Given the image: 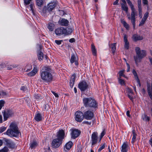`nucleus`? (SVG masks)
<instances>
[{"label": "nucleus", "instance_id": "obj_1", "mask_svg": "<svg viewBox=\"0 0 152 152\" xmlns=\"http://www.w3.org/2000/svg\"><path fill=\"white\" fill-rule=\"evenodd\" d=\"M50 69L46 66L44 67L40 71V76L41 79L44 82L50 83L52 81L53 76L50 72Z\"/></svg>", "mask_w": 152, "mask_h": 152}, {"label": "nucleus", "instance_id": "obj_2", "mask_svg": "<svg viewBox=\"0 0 152 152\" xmlns=\"http://www.w3.org/2000/svg\"><path fill=\"white\" fill-rule=\"evenodd\" d=\"M10 129L6 132V134L11 137H17L19 136L20 132L16 124L11 123L10 126Z\"/></svg>", "mask_w": 152, "mask_h": 152}, {"label": "nucleus", "instance_id": "obj_3", "mask_svg": "<svg viewBox=\"0 0 152 152\" xmlns=\"http://www.w3.org/2000/svg\"><path fill=\"white\" fill-rule=\"evenodd\" d=\"M83 103L85 107L96 109L98 107V103L96 101L91 97L83 99Z\"/></svg>", "mask_w": 152, "mask_h": 152}, {"label": "nucleus", "instance_id": "obj_4", "mask_svg": "<svg viewBox=\"0 0 152 152\" xmlns=\"http://www.w3.org/2000/svg\"><path fill=\"white\" fill-rule=\"evenodd\" d=\"M135 50L137 56H134V58L136 64L137 65L138 63L140 62L141 60L145 56V51L143 50H141L139 47H136Z\"/></svg>", "mask_w": 152, "mask_h": 152}, {"label": "nucleus", "instance_id": "obj_5", "mask_svg": "<svg viewBox=\"0 0 152 152\" xmlns=\"http://www.w3.org/2000/svg\"><path fill=\"white\" fill-rule=\"evenodd\" d=\"M88 84L85 80L80 81L78 84V88L81 91H84L87 90Z\"/></svg>", "mask_w": 152, "mask_h": 152}, {"label": "nucleus", "instance_id": "obj_6", "mask_svg": "<svg viewBox=\"0 0 152 152\" xmlns=\"http://www.w3.org/2000/svg\"><path fill=\"white\" fill-rule=\"evenodd\" d=\"M75 120L78 122H81L84 118L83 114L82 112L77 111L75 114Z\"/></svg>", "mask_w": 152, "mask_h": 152}, {"label": "nucleus", "instance_id": "obj_7", "mask_svg": "<svg viewBox=\"0 0 152 152\" xmlns=\"http://www.w3.org/2000/svg\"><path fill=\"white\" fill-rule=\"evenodd\" d=\"M62 141L57 138L53 139L51 145L53 148H56L59 147L62 143Z\"/></svg>", "mask_w": 152, "mask_h": 152}, {"label": "nucleus", "instance_id": "obj_8", "mask_svg": "<svg viewBox=\"0 0 152 152\" xmlns=\"http://www.w3.org/2000/svg\"><path fill=\"white\" fill-rule=\"evenodd\" d=\"M55 32L56 35L60 36L62 35H65L66 31V28L63 27H61L58 28L56 29L55 30Z\"/></svg>", "mask_w": 152, "mask_h": 152}, {"label": "nucleus", "instance_id": "obj_9", "mask_svg": "<svg viewBox=\"0 0 152 152\" xmlns=\"http://www.w3.org/2000/svg\"><path fill=\"white\" fill-rule=\"evenodd\" d=\"M91 146L93 147L98 142V133L97 132L93 133L91 137Z\"/></svg>", "mask_w": 152, "mask_h": 152}, {"label": "nucleus", "instance_id": "obj_10", "mask_svg": "<svg viewBox=\"0 0 152 152\" xmlns=\"http://www.w3.org/2000/svg\"><path fill=\"white\" fill-rule=\"evenodd\" d=\"M3 114L4 120V121H6L8 118L11 116L13 113L12 111L10 110L7 109L2 112Z\"/></svg>", "mask_w": 152, "mask_h": 152}, {"label": "nucleus", "instance_id": "obj_11", "mask_svg": "<svg viewBox=\"0 0 152 152\" xmlns=\"http://www.w3.org/2000/svg\"><path fill=\"white\" fill-rule=\"evenodd\" d=\"M70 131L71 138L73 139H75L78 137L80 133V131L77 129H72Z\"/></svg>", "mask_w": 152, "mask_h": 152}, {"label": "nucleus", "instance_id": "obj_12", "mask_svg": "<svg viewBox=\"0 0 152 152\" xmlns=\"http://www.w3.org/2000/svg\"><path fill=\"white\" fill-rule=\"evenodd\" d=\"M83 114L84 118L88 120L91 119L94 116L93 112L90 110L86 111Z\"/></svg>", "mask_w": 152, "mask_h": 152}, {"label": "nucleus", "instance_id": "obj_13", "mask_svg": "<svg viewBox=\"0 0 152 152\" xmlns=\"http://www.w3.org/2000/svg\"><path fill=\"white\" fill-rule=\"evenodd\" d=\"M3 140H4L6 142V145L9 148L13 149L15 148V144L12 141L5 138H4Z\"/></svg>", "mask_w": 152, "mask_h": 152}, {"label": "nucleus", "instance_id": "obj_14", "mask_svg": "<svg viewBox=\"0 0 152 152\" xmlns=\"http://www.w3.org/2000/svg\"><path fill=\"white\" fill-rule=\"evenodd\" d=\"M56 137L57 138L61 140L62 141L65 137V133L64 131L63 130H60L57 133Z\"/></svg>", "mask_w": 152, "mask_h": 152}, {"label": "nucleus", "instance_id": "obj_15", "mask_svg": "<svg viewBox=\"0 0 152 152\" xmlns=\"http://www.w3.org/2000/svg\"><path fill=\"white\" fill-rule=\"evenodd\" d=\"M58 22L60 25L64 26H68L69 23V21L64 18H60Z\"/></svg>", "mask_w": 152, "mask_h": 152}, {"label": "nucleus", "instance_id": "obj_16", "mask_svg": "<svg viewBox=\"0 0 152 152\" xmlns=\"http://www.w3.org/2000/svg\"><path fill=\"white\" fill-rule=\"evenodd\" d=\"M38 71V69L37 67L35 66L34 67L32 71L28 73L27 74V75L29 77L34 76L36 74Z\"/></svg>", "mask_w": 152, "mask_h": 152}, {"label": "nucleus", "instance_id": "obj_17", "mask_svg": "<svg viewBox=\"0 0 152 152\" xmlns=\"http://www.w3.org/2000/svg\"><path fill=\"white\" fill-rule=\"evenodd\" d=\"M56 3L54 2H51L49 3L47 6L48 10L50 12L54 9L56 6Z\"/></svg>", "mask_w": 152, "mask_h": 152}, {"label": "nucleus", "instance_id": "obj_18", "mask_svg": "<svg viewBox=\"0 0 152 152\" xmlns=\"http://www.w3.org/2000/svg\"><path fill=\"white\" fill-rule=\"evenodd\" d=\"M129 147V145L126 142H124L121 146V152H127Z\"/></svg>", "mask_w": 152, "mask_h": 152}, {"label": "nucleus", "instance_id": "obj_19", "mask_svg": "<svg viewBox=\"0 0 152 152\" xmlns=\"http://www.w3.org/2000/svg\"><path fill=\"white\" fill-rule=\"evenodd\" d=\"M132 39L134 41L136 42L138 40H142L143 39V37L142 36L135 34L132 36Z\"/></svg>", "mask_w": 152, "mask_h": 152}, {"label": "nucleus", "instance_id": "obj_20", "mask_svg": "<svg viewBox=\"0 0 152 152\" xmlns=\"http://www.w3.org/2000/svg\"><path fill=\"white\" fill-rule=\"evenodd\" d=\"M76 77L75 74H73L72 76L71 79L70 80L69 85L70 87L72 88L75 83V79Z\"/></svg>", "mask_w": 152, "mask_h": 152}, {"label": "nucleus", "instance_id": "obj_21", "mask_svg": "<svg viewBox=\"0 0 152 152\" xmlns=\"http://www.w3.org/2000/svg\"><path fill=\"white\" fill-rule=\"evenodd\" d=\"M72 142L69 141L67 142L64 146V149L65 151L69 150L72 146Z\"/></svg>", "mask_w": 152, "mask_h": 152}, {"label": "nucleus", "instance_id": "obj_22", "mask_svg": "<svg viewBox=\"0 0 152 152\" xmlns=\"http://www.w3.org/2000/svg\"><path fill=\"white\" fill-rule=\"evenodd\" d=\"M50 11L48 10V8L46 7H45L42 10V14L43 16L45 17L47 15H48L49 13H50Z\"/></svg>", "mask_w": 152, "mask_h": 152}, {"label": "nucleus", "instance_id": "obj_23", "mask_svg": "<svg viewBox=\"0 0 152 152\" xmlns=\"http://www.w3.org/2000/svg\"><path fill=\"white\" fill-rule=\"evenodd\" d=\"M151 89L149 85H147L148 93L149 96L151 99H152V81L151 83Z\"/></svg>", "mask_w": 152, "mask_h": 152}, {"label": "nucleus", "instance_id": "obj_24", "mask_svg": "<svg viewBox=\"0 0 152 152\" xmlns=\"http://www.w3.org/2000/svg\"><path fill=\"white\" fill-rule=\"evenodd\" d=\"M34 119L37 121H41L42 120V116L41 114L39 113L36 114L35 115Z\"/></svg>", "mask_w": 152, "mask_h": 152}, {"label": "nucleus", "instance_id": "obj_25", "mask_svg": "<svg viewBox=\"0 0 152 152\" xmlns=\"http://www.w3.org/2000/svg\"><path fill=\"white\" fill-rule=\"evenodd\" d=\"M132 135L133 136V137L132 139V142L134 143L135 142L137 134H136L135 130L133 129L132 131Z\"/></svg>", "mask_w": 152, "mask_h": 152}, {"label": "nucleus", "instance_id": "obj_26", "mask_svg": "<svg viewBox=\"0 0 152 152\" xmlns=\"http://www.w3.org/2000/svg\"><path fill=\"white\" fill-rule=\"evenodd\" d=\"M116 43H114L111 44L110 46V47L112 51L113 54H114L116 50Z\"/></svg>", "mask_w": 152, "mask_h": 152}, {"label": "nucleus", "instance_id": "obj_27", "mask_svg": "<svg viewBox=\"0 0 152 152\" xmlns=\"http://www.w3.org/2000/svg\"><path fill=\"white\" fill-rule=\"evenodd\" d=\"M55 25L53 23H50L48 25V28L50 31H53Z\"/></svg>", "mask_w": 152, "mask_h": 152}, {"label": "nucleus", "instance_id": "obj_28", "mask_svg": "<svg viewBox=\"0 0 152 152\" xmlns=\"http://www.w3.org/2000/svg\"><path fill=\"white\" fill-rule=\"evenodd\" d=\"M37 56L38 60L39 61H41L43 58V54L41 51H40L38 52Z\"/></svg>", "mask_w": 152, "mask_h": 152}, {"label": "nucleus", "instance_id": "obj_29", "mask_svg": "<svg viewBox=\"0 0 152 152\" xmlns=\"http://www.w3.org/2000/svg\"><path fill=\"white\" fill-rule=\"evenodd\" d=\"M37 145V143L35 141H34L30 144V147L31 149L35 148Z\"/></svg>", "mask_w": 152, "mask_h": 152}, {"label": "nucleus", "instance_id": "obj_30", "mask_svg": "<svg viewBox=\"0 0 152 152\" xmlns=\"http://www.w3.org/2000/svg\"><path fill=\"white\" fill-rule=\"evenodd\" d=\"M76 61V56L73 53L71 55V58L70 60V63L72 64L75 62Z\"/></svg>", "mask_w": 152, "mask_h": 152}, {"label": "nucleus", "instance_id": "obj_31", "mask_svg": "<svg viewBox=\"0 0 152 152\" xmlns=\"http://www.w3.org/2000/svg\"><path fill=\"white\" fill-rule=\"evenodd\" d=\"M121 8L124 11L127 12L128 11V7L127 6L126 4H121Z\"/></svg>", "mask_w": 152, "mask_h": 152}, {"label": "nucleus", "instance_id": "obj_32", "mask_svg": "<svg viewBox=\"0 0 152 152\" xmlns=\"http://www.w3.org/2000/svg\"><path fill=\"white\" fill-rule=\"evenodd\" d=\"M66 32L65 34V35H68L70 34L72 32V29L71 28L68 27L67 29H66Z\"/></svg>", "mask_w": 152, "mask_h": 152}, {"label": "nucleus", "instance_id": "obj_33", "mask_svg": "<svg viewBox=\"0 0 152 152\" xmlns=\"http://www.w3.org/2000/svg\"><path fill=\"white\" fill-rule=\"evenodd\" d=\"M91 50L93 55L95 56L96 55V51L95 46L93 45H91Z\"/></svg>", "mask_w": 152, "mask_h": 152}, {"label": "nucleus", "instance_id": "obj_34", "mask_svg": "<svg viewBox=\"0 0 152 152\" xmlns=\"http://www.w3.org/2000/svg\"><path fill=\"white\" fill-rule=\"evenodd\" d=\"M121 23L123 24L124 26L127 30H129V25L124 20H121Z\"/></svg>", "mask_w": 152, "mask_h": 152}, {"label": "nucleus", "instance_id": "obj_35", "mask_svg": "<svg viewBox=\"0 0 152 152\" xmlns=\"http://www.w3.org/2000/svg\"><path fill=\"white\" fill-rule=\"evenodd\" d=\"M34 98L37 101H39L42 98V97L41 96L40 94H35L34 96Z\"/></svg>", "mask_w": 152, "mask_h": 152}, {"label": "nucleus", "instance_id": "obj_36", "mask_svg": "<svg viewBox=\"0 0 152 152\" xmlns=\"http://www.w3.org/2000/svg\"><path fill=\"white\" fill-rule=\"evenodd\" d=\"M131 10L132 12L131 13V18H135V15L136 13L135 12V9H131Z\"/></svg>", "mask_w": 152, "mask_h": 152}, {"label": "nucleus", "instance_id": "obj_37", "mask_svg": "<svg viewBox=\"0 0 152 152\" xmlns=\"http://www.w3.org/2000/svg\"><path fill=\"white\" fill-rule=\"evenodd\" d=\"M37 4L38 6H41L43 3V0H36Z\"/></svg>", "mask_w": 152, "mask_h": 152}, {"label": "nucleus", "instance_id": "obj_38", "mask_svg": "<svg viewBox=\"0 0 152 152\" xmlns=\"http://www.w3.org/2000/svg\"><path fill=\"white\" fill-rule=\"evenodd\" d=\"M126 1L128 4L130 6L131 9H134L133 5V4L132 2L130 0H126Z\"/></svg>", "mask_w": 152, "mask_h": 152}, {"label": "nucleus", "instance_id": "obj_39", "mask_svg": "<svg viewBox=\"0 0 152 152\" xmlns=\"http://www.w3.org/2000/svg\"><path fill=\"white\" fill-rule=\"evenodd\" d=\"M132 73L134 76L135 79L136 80H137V79H139L137 74L134 69H133L132 70Z\"/></svg>", "mask_w": 152, "mask_h": 152}, {"label": "nucleus", "instance_id": "obj_40", "mask_svg": "<svg viewBox=\"0 0 152 152\" xmlns=\"http://www.w3.org/2000/svg\"><path fill=\"white\" fill-rule=\"evenodd\" d=\"M18 66V65H10L9 66H8L7 67V69L9 70H11L13 68L16 67Z\"/></svg>", "mask_w": 152, "mask_h": 152}, {"label": "nucleus", "instance_id": "obj_41", "mask_svg": "<svg viewBox=\"0 0 152 152\" xmlns=\"http://www.w3.org/2000/svg\"><path fill=\"white\" fill-rule=\"evenodd\" d=\"M143 119L146 121H149L150 120V118L147 115L145 114L143 117Z\"/></svg>", "mask_w": 152, "mask_h": 152}, {"label": "nucleus", "instance_id": "obj_42", "mask_svg": "<svg viewBox=\"0 0 152 152\" xmlns=\"http://www.w3.org/2000/svg\"><path fill=\"white\" fill-rule=\"evenodd\" d=\"M133 94H127L128 96L129 99L131 100L132 102L133 101Z\"/></svg>", "mask_w": 152, "mask_h": 152}, {"label": "nucleus", "instance_id": "obj_43", "mask_svg": "<svg viewBox=\"0 0 152 152\" xmlns=\"http://www.w3.org/2000/svg\"><path fill=\"white\" fill-rule=\"evenodd\" d=\"M8 149L7 147H4L3 148L0 150V152H8Z\"/></svg>", "mask_w": 152, "mask_h": 152}, {"label": "nucleus", "instance_id": "obj_44", "mask_svg": "<svg viewBox=\"0 0 152 152\" xmlns=\"http://www.w3.org/2000/svg\"><path fill=\"white\" fill-rule=\"evenodd\" d=\"M44 152H51V151L50 149V148L49 146H47L44 149Z\"/></svg>", "mask_w": 152, "mask_h": 152}, {"label": "nucleus", "instance_id": "obj_45", "mask_svg": "<svg viewBox=\"0 0 152 152\" xmlns=\"http://www.w3.org/2000/svg\"><path fill=\"white\" fill-rule=\"evenodd\" d=\"M124 47L127 50L129 48V43L128 42H124Z\"/></svg>", "mask_w": 152, "mask_h": 152}, {"label": "nucleus", "instance_id": "obj_46", "mask_svg": "<svg viewBox=\"0 0 152 152\" xmlns=\"http://www.w3.org/2000/svg\"><path fill=\"white\" fill-rule=\"evenodd\" d=\"M105 143H104L102 145H101V147L98 150V152H100L103 149H104L105 147Z\"/></svg>", "mask_w": 152, "mask_h": 152}, {"label": "nucleus", "instance_id": "obj_47", "mask_svg": "<svg viewBox=\"0 0 152 152\" xmlns=\"http://www.w3.org/2000/svg\"><path fill=\"white\" fill-rule=\"evenodd\" d=\"M146 20H145L142 18L139 24V26H141L144 24Z\"/></svg>", "mask_w": 152, "mask_h": 152}, {"label": "nucleus", "instance_id": "obj_48", "mask_svg": "<svg viewBox=\"0 0 152 152\" xmlns=\"http://www.w3.org/2000/svg\"><path fill=\"white\" fill-rule=\"evenodd\" d=\"M131 22L134 28L135 26V18H131Z\"/></svg>", "mask_w": 152, "mask_h": 152}, {"label": "nucleus", "instance_id": "obj_49", "mask_svg": "<svg viewBox=\"0 0 152 152\" xmlns=\"http://www.w3.org/2000/svg\"><path fill=\"white\" fill-rule=\"evenodd\" d=\"M149 13L148 12H146L144 15L143 19L145 20H146L147 19V18L148 17Z\"/></svg>", "mask_w": 152, "mask_h": 152}, {"label": "nucleus", "instance_id": "obj_50", "mask_svg": "<svg viewBox=\"0 0 152 152\" xmlns=\"http://www.w3.org/2000/svg\"><path fill=\"white\" fill-rule=\"evenodd\" d=\"M34 4H31L30 5V7L31 9V10L33 13H34Z\"/></svg>", "mask_w": 152, "mask_h": 152}, {"label": "nucleus", "instance_id": "obj_51", "mask_svg": "<svg viewBox=\"0 0 152 152\" xmlns=\"http://www.w3.org/2000/svg\"><path fill=\"white\" fill-rule=\"evenodd\" d=\"M6 129V127L2 126L0 128V133H1L5 131Z\"/></svg>", "mask_w": 152, "mask_h": 152}, {"label": "nucleus", "instance_id": "obj_52", "mask_svg": "<svg viewBox=\"0 0 152 152\" xmlns=\"http://www.w3.org/2000/svg\"><path fill=\"white\" fill-rule=\"evenodd\" d=\"M4 101L3 100L0 101V110L1 109L2 107L4 106Z\"/></svg>", "mask_w": 152, "mask_h": 152}, {"label": "nucleus", "instance_id": "obj_53", "mask_svg": "<svg viewBox=\"0 0 152 152\" xmlns=\"http://www.w3.org/2000/svg\"><path fill=\"white\" fill-rule=\"evenodd\" d=\"M32 0H24V3L25 5H27L30 3V1Z\"/></svg>", "mask_w": 152, "mask_h": 152}, {"label": "nucleus", "instance_id": "obj_54", "mask_svg": "<svg viewBox=\"0 0 152 152\" xmlns=\"http://www.w3.org/2000/svg\"><path fill=\"white\" fill-rule=\"evenodd\" d=\"M62 41V40H55V42L58 45H60L61 44Z\"/></svg>", "mask_w": 152, "mask_h": 152}, {"label": "nucleus", "instance_id": "obj_55", "mask_svg": "<svg viewBox=\"0 0 152 152\" xmlns=\"http://www.w3.org/2000/svg\"><path fill=\"white\" fill-rule=\"evenodd\" d=\"M104 134H105V132H104V131H103L101 134L100 138V139L99 140V142H100V141L102 139V138L104 136Z\"/></svg>", "mask_w": 152, "mask_h": 152}, {"label": "nucleus", "instance_id": "obj_56", "mask_svg": "<svg viewBox=\"0 0 152 152\" xmlns=\"http://www.w3.org/2000/svg\"><path fill=\"white\" fill-rule=\"evenodd\" d=\"M118 81L120 84L121 85H124V80L119 79L118 80Z\"/></svg>", "mask_w": 152, "mask_h": 152}, {"label": "nucleus", "instance_id": "obj_57", "mask_svg": "<svg viewBox=\"0 0 152 152\" xmlns=\"http://www.w3.org/2000/svg\"><path fill=\"white\" fill-rule=\"evenodd\" d=\"M124 42H128L127 40V36L126 34H124Z\"/></svg>", "mask_w": 152, "mask_h": 152}, {"label": "nucleus", "instance_id": "obj_58", "mask_svg": "<svg viewBox=\"0 0 152 152\" xmlns=\"http://www.w3.org/2000/svg\"><path fill=\"white\" fill-rule=\"evenodd\" d=\"M83 124H85L87 125H89L90 126L91 125V122H88V121H84L83 122Z\"/></svg>", "mask_w": 152, "mask_h": 152}, {"label": "nucleus", "instance_id": "obj_59", "mask_svg": "<svg viewBox=\"0 0 152 152\" xmlns=\"http://www.w3.org/2000/svg\"><path fill=\"white\" fill-rule=\"evenodd\" d=\"M124 71L122 70H121L119 72V75L120 76L124 77V75L123 74Z\"/></svg>", "mask_w": 152, "mask_h": 152}, {"label": "nucleus", "instance_id": "obj_60", "mask_svg": "<svg viewBox=\"0 0 152 152\" xmlns=\"http://www.w3.org/2000/svg\"><path fill=\"white\" fill-rule=\"evenodd\" d=\"M126 64L127 65V72H129V71L130 69V65H129V64H128L127 62L126 63Z\"/></svg>", "mask_w": 152, "mask_h": 152}, {"label": "nucleus", "instance_id": "obj_61", "mask_svg": "<svg viewBox=\"0 0 152 152\" xmlns=\"http://www.w3.org/2000/svg\"><path fill=\"white\" fill-rule=\"evenodd\" d=\"M27 89V88L26 86H22L21 87L20 89L23 91H25Z\"/></svg>", "mask_w": 152, "mask_h": 152}, {"label": "nucleus", "instance_id": "obj_62", "mask_svg": "<svg viewBox=\"0 0 152 152\" xmlns=\"http://www.w3.org/2000/svg\"><path fill=\"white\" fill-rule=\"evenodd\" d=\"M143 4L144 5H148V1L147 0H142Z\"/></svg>", "mask_w": 152, "mask_h": 152}, {"label": "nucleus", "instance_id": "obj_63", "mask_svg": "<svg viewBox=\"0 0 152 152\" xmlns=\"http://www.w3.org/2000/svg\"><path fill=\"white\" fill-rule=\"evenodd\" d=\"M127 92H128L127 94H130L133 93L132 90L131 89H129V88L128 89Z\"/></svg>", "mask_w": 152, "mask_h": 152}, {"label": "nucleus", "instance_id": "obj_64", "mask_svg": "<svg viewBox=\"0 0 152 152\" xmlns=\"http://www.w3.org/2000/svg\"><path fill=\"white\" fill-rule=\"evenodd\" d=\"M6 66V65L4 63H1L0 64V67L1 68H3L5 67Z\"/></svg>", "mask_w": 152, "mask_h": 152}]
</instances>
